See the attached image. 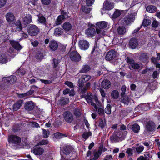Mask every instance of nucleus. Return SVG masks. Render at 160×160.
Here are the masks:
<instances>
[{"instance_id": "obj_14", "label": "nucleus", "mask_w": 160, "mask_h": 160, "mask_svg": "<svg viewBox=\"0 0 160 160\" xmlns=\"http://www.w3.org/2000/svg\"><path fill=\"white\" fill-rule=\"evenodd\" d=\"M32 17L29 14H26V16L23 18L22 23L25 25L32 22Z\"/></svg>"}, {"instance_id": "obj_52", "label": "nucleus", "mask_w": 160, "mask_h": 160, "mask_svg": "<svg viewBox=\"0 0 160 160\" xmlns=\"http://www.w3.org/2000/svg\"><path fill=\"white\" fill-rule=\"evenodd\" d=\"M105 124V122L102 120H101L99 122L98 126L100 127L102 129L104 127Z\"/></svg>"}, {"instance_id": "obj_29", "label": "nucleus", "mask_w": 160, "mask_h": 160, "mask_svg": "<svg viewBox=\"0 0 160 160\" xmlns=\"http://www.w3.org/2000/svg\"><path fill=\"white\" fill-rule=\"evenodd\" d=\"M119 96V93L117 90H113L111 93V96L114 99H117L118 98Z\"/></svg>"}, {"instance_id": "obj_44", "label": "nucleus", "mask_w": 160, "mask_h": 160, "mask_svg": "<svg viewBox=\"0 0 160 160\" xmlns=\"http://www.w3.org/2000/svg\"><path fill=\"white\" fill-rule=\"evenodd\" d=\"M144 147L143 146H139L137 147L136 148V150L137 152L138 153H140L142 152L144 149Z\"/></svg>"}, {"instance_id": "obj_36", "label": "nucleus", "mask_w": 160, "mask_h": 160, "mask_svg": "<svg viewBox=\"0 0 160 160\" xmlns=\"http://www.w3.org/2000/svg\"><path fill=\"white\" fill-rule=\"evenodd\" d=\"M123 99L121 100V102L124 104H128L129 101L130 99L127 96H123Z\"/></svg>"}, {"instance_id": "obj_7", "label": "nucleus", "mask_w": 160, "mask_h": 160, "mask_svg": "<svg viewBox=\"0 0 160 160\" xmlns=\"http://www.w3.org/2000/svg\"><path fill=\"white\" fill-rule=\"evenodd\" d=\"M91 78V77L88 75H85L82 76L78 81L79 86L82 88L83 84L86 82H87Z\"/></svg>"}, {"instance_id": "obj_33", "label": "nucleus", "mask_w": 160, "mask_h": 160, "mask_svg": "<svg viewBox=\"0 0 160 160\" xmlns=\"http://www.w3.org/2000/svg\"><path fill=\"white\" fill-rule=\"evenodd\" d=\"M90 69V68L88 65H84L82 68L80 72L82 73H85L88 71Z\"/></svg>"}, {"instance_id": "obj_30", "label": "nucleus", "mask_w": 160, "mask_h": 160, "mask_svg": "<svg viewBox=\"0 0 160 160\" xmlns=\"http://www.w3.org/2000/svg\"><path fill=\"white\" fill-rule=\"evenodd\" d=\"M121 12L122 11L120 10L116 9L112 16V18L113 19H115L119 17L121 14Z\"/></svg>"}, {"instance_id": "obj_16", "label": "nucleus", "mask_w": 160, "mask_h": 160, "mask_svg": "<svg viewBox=\"0 0 160 160\" xmlns=\"http://www.w3.org/2000/svg\"><path fill=\"white\" fill-rule=\"evenodd\" d=\"M49 46L51 50L55 51L57 49L58 44L56 41L52 40L50 41Z\"/></svg>"}, {"instance_id": "obj_49", "label": "nucleus", "mask_w": 160, "mask_h": 160, "mask_svg": "<svg viewBox=\"0 0 160 160\" xmlns=\"http://www.w3.org/2000/svg\"><path fill=\"white\" fill-rule=\"evenodd\" d=\"M132 149L130 148H128L126 151V153L128 154V156H132L133 153Z\"/></svg>"}, {"instance_id": "obj_46", "label": "nucleus", "mask_w": 160, "mask_h": 160, "mask_svg": "<svg viewBox=\"0 0 160 160\" xmlns=\"http://www.w3.org/2000/svg\"><path fill=\"white\" fill-rule=\"evenodd\" d=\"M48 143V141L47 140L43 139L40 141L38 143L39 145H42L47 144Z\"/></svg>"}, {"instance_id": "obj_48", "label": "nucleus", "mask_w": 160, "mask_h": 160, "mask_svg": "<svg viewBox=\"0 0 160 160\" xmlns=\"http://www.w3.org/2000/svg\"><path fill=\"white\" fill-rule=\"evenodd\" d=\"M98 113L100 115H102L104 114L103 108L102 107L99 108L98 110Z\"/></svg>"}, {"instance_id": "obj_39", "label": "nucleus", "mask_w": 160, "mask_h": 160, "mask_svg": "<svg viewBox=\"0 0 160 160\" xmlns=\"http://www.w3.org/2000/svg\"><path fill=\"white\" fill-rule=\"evenodd\" d=\"M91 135L92 133L91 132H84L82 134V137L86 140L89 136H91Z\"/></svg>"}, {"instance_id": "obj_32", "label": "nucleus", "mask_w": 160, "mask_h": 160, "mask_svg": "<svg viewBox=\"0 0 160 160\" xmlns=\"http://www.w3.org/2000/svg\"><path fill=\"white\" fill-rule=\"evenodd\" d=\"M54 136L55 138L59 139L63 137H66V136L60 132H57L54 134Z\"/></svg>"}, {"instance_id": "obj_50", "label": "nucleus", "mask_w": 160, "mask_h": 160, "mask_svg": "<svg viewBox=\"0 0 160 160\" xmlns=\"http://www.w3.org/2000/svg\"><path fill=\"white\" fill-rule=\"evenodd\" d=\"M7 0H0V8L3 7L6 4Z\"/></svg>"}, {"instance_id": "obj_3", "label": "nucleus", "mask_w": 160, "mask_h": 160, "mask_svg": "<svg viewBox=\"0 0 160 160\" xmlns=\"http://www.w3.org/2000/svg\"><path fill=\"white\" fill-rule=\"evenodd\" d=\"M28 32L31 36H35L39 32L38 27L34 25L30 24L28 25L27 28Z\"/></svg>"}, {"instance_id": "obj_23", "label": "nucleus", "mask_w": 160, "mask_h": 160, "mask_svg": "<svg viewBox=\"0 0 160 160\" xmlns=\"http://www.w3.org/2000/svg\"><path fill=\"white\" fill-rule=\"evenodd\" d=\"M114 8L113 4L112 3H109L106 1L104 3L103 9L107 10H110Z\"/></svg>"}, {"instance_id": "obj_6", "label": "nucleus", "mask_w": 160, "mask_h": 160, "mask_svg": "<svg viewBox=\"0 0 160 160\" xmlns=\"http://www.w3.org/2000/svg\"><path fill=\"white\" fill-rule=\"evenodd\" d=\"M78 45L80 49L83 50L88 49L89 47V43L88 42L84 39L79 41Z\"/></svg>"}, {"instance_id": "obj_38", "label": "nucleus", "mask_w": 160, "mask_h": 160, "mask_svg": "<svg viewBox=\"0 0 160 160\" xmlns=\"http://www.w3.org/2000/svg\"><path fill=\"white\" fill-rule=\"evenodd\" d=\"M62 33V31L61 28H57L55 29L54 34L56 36L61 35Z\"/></svg>"}, {"instance_id": "obj_51", "label": "nucleus", "mask_w": 160, "mask_h": 160, "mask_svg": "<svg viewBox=\"0 0 160 160\" xmlns=\"http://www.w3.org/2000/svg\"><path fill=\"white\" fill-rule=\"evenodd\" d=\"M122 93H121V95L122 97H123V96L124 95L125 93L126 90V87L124 86H123L121 88Z\"/></svg>"}, {"instance_id": "obj_57", "label": "nucleus", "mask_w": 160, "mask_h": 160, "mask_svg": "<svg viewBox=\"0 0 160 160\" xmlns=\"http://www.w3.org/2000/svg\"><path fill=\"white\" fill-rule=\"evenodd\" d=\"M158 25H159L158 22L156 20L154 21L152 23V26L154 28L157 27H158Z\"/></svg>"}, {"instance_id": "obj_12", "label": "nucleus", "mask_w": 160, "mask_h": 160, "mask_svg": "<svg viewBox=\"0 0 160 160\" xmlns=\"http://www.w3.org/2000/svg\"><path fill=\"white\" fill-rule=\"evenodd\" d=\"M116 56V54L115 51L112 50L107 52L105 58L107 60L110 61L115 58Z\"/></svg>"}, {"instance_id": "obj_35", "label": "nucleus", "mask_w": 160, "mask_h": 160, "mask_svg": "<svg viewBox=\"0 0 160 160\" xmlns=\"http://www.w3.org/2000/svg\"><path fill=\"white\" fill-rule=\"evenodd\" d=\"M7 59L5 55L3 54L0 55V63H4L6 62Z\"/></svg>"}, {"instance_id": "obj_10", "label": "nucleus", "mask_w": 160, "mask_h": 160, "mask_svg": "<svg viewBox=\"0 0 160 160\" xmlns=\"http://www.w3.org/2000/svg\"><path fill=\"white\" fill-rule=\"evenodd\" d=\"M5 18L6 21L9 24L12 23L15 20V17L13 14L12 12H8L5 15Z\"/></svg>"}, {"instance_id": "obj_20", "label": "nucleus", "mask_w": 160, "mask_h": 160, "mask_svg": "<svg viewBox=\"0 0 160 160\" xmlns=\"http://www.w3.org/2000/svg\"><path fill=\"white\" fill-rule=\"evenodd\" d=\"M137 40L135 38H131L129 41V45L130 48L133 49L135 48L138 45Z\"/></svg>"}, {"instance_id": "obj_2", "label": "nucleus", "mask_w": 160, "mask_h": 160, "mask_svg": "<svg viewBox=\"0 0 160 160\" xmlns=\"http://www.w3.org/2000/svg\"><path fill=\"white\" fill-rule=\"evenodd\" d=\"M108 25V23L106 22L102 21L97 22L96 24V27L99 29L97 28L96 31L97 34H99L101 36H102L105 34V32L103 28H106Z\"/></svg>"}, {"instance_id": "obj_54", "label": "nucleus", "mask_w": 160, "mask_h": 160, "mask_svg": "<svg viewBox=\"0 0 160 160\" xmlns=\"http://www.w3.org/2000/svg\"><path fill=\"white\" fill-rule=\"evenodd\" d=\"M87 4L88 6H91L94 2V0H86Z\"/></svg>"}, {"instance_id": "obj_31", "label": "nucleus", "mask_w": 160, "mask_h": 160, "mask_svg": "<svg viewBox=\"0 0 160 160\" xmlns=\"http://www.w3.org/2000/svg\"><path fill=\"white\" fill-rule=\"evenodd\" d=\"M132 130L135 132H138L139 131L140 127L137 124H134L132 127Z\"/></svg>"}, {"instance_id": "obj_9", "label": "nucleus", "mask_w": 160, "mask_h": 160, "mask_svg": "<svg viewBox=\"0 0 160 160\" xmlns=\"http://www.w3.org/2000/svg\"><path fill=\"white\" fill-rule=\"evenodd\" d=\"M63 116L65 121L68 123H71L73 120V115L72 113L69 111L65 112Z\"/></svg>"}, {"instance_id": "obj_11", "label": "nucleus", "mask_w": 160, "mask_h": 160, "mask_svg": "<svg viewBox=\"0 0 160 160\" xmlns=\"http://www.w3.org/2000/svg\"><path fill=\"white\" fill-rule=\"evenodd\" d=\"M17 80V78L15 76H11L9 77H4L2 78V81L5 82L10 83V84L15 83Z\"/></svg>"}, {"instance_id": "obj_62", "label": "nucleus", "mask_w": 160, "mask_h": 160, "mask_svg": "<svg viewBox=\"0 0 160 160\" xmlns=\"http://www.w3.org/2000/svg\"><path fill=\"white\" fill-rule=\"evenodd\" d=\"M39 44L37 40H35L31 43L32 45L34 47L37 46Z\"/></svg>"}, {"instance_id": "obj_26", "label": "nucleus", "mask_w": 160, "mask_h": 160, "mask_svg": "<svg viewBox=\"0 0 160 160\" xmlns=\"http://www.w3.org/2000/svg\"><path fill=\"white\" fill-rule=\"evenodd\" d=\"M11 45L15 49L19 50L21 49V47L18 42L14 40L10 41Z\"/></svg>"}, {"instance_id": "obj_63", "label": "nucleus", "mask_w": 160, "mask_h": 160, "mask_svg": "<svg viewBox=\"0 0 160 160\" xmlns=\"http://www.w3.org/2000/svg\"><path fill=\"white\" fill-rule=\"evenodd\" d=\"M149 22L147 20H144L142 22V25L143 26H146L149 24Z\"/></svg>"}, {"instance_id": "obj_43", "label": "nucleus", "mask_w": 160, "mask_h": 160, "mask_svg": "<svg viewBox=\"0 0 160 160\" xmlns=\"http://www.w3.org/2000/svg\"><path fill=\"white\" fill-rule=\"evenodd\" d=\"M49 134L50 133L49 131L46 130L44 129L43 130V136L44 138H47L48 137Z\"/></svg>"}, {"instance_id": "obj_37", "label": "nucleus", "mask_w": 160, "mask_h": 160, "mask_svg": "<svg viewBox=\"0 0 160 160\" xmlns=\"http://www.w3.org/2000/svg\"><path fill=\"white\" fill-rule=\"evenodd\" d=\"M69 102V99L67 98H62L59 101V103L60 104L64 105L68 103Z\"/></svg>"}, {"instance_id": "obj_27", "label": "nucleus", "mask_w": 160, "mask_h": 160, "mask_svg": "<svg viewBox=\"0 0 160 160\" xmlns=\"http://www.w3.org/2000/svg\"><path fill=\"white\" fill-rule=\"evenodd\" d=\"M147 12L150 13H154L157 11L156 7L154 6L150 5L148 6L146 8Z\"/></svg>"}, {"instance_id": "obj_42", "label": "nucleus", "mask_w": 160, "mask_h": 160, "mask_svg": "<svg viewBox=\"0 0 160 160\" xmlns=\"http://www.w3.org/2000/svg\"><path fill=\"white\" fill-rule=\"evenodd\" d=\"M105 112L108 114H110L111 113V108L110 104L107 105L105 108Z\"/></svg>"}, {"instance_id": "obj_53", "label": "nucleus", "mask_w": 160, "mask_h": 160, "mask_svg": "<svg viewBox=\"0 0 160 160\" xmlns=\"http://www.w3.org/2000/svg\"><path fill=\"white\" fill-rule=\"evenodd\" d=\"M38 80H39L40 81L44 83L45 84L51 83L52 82L51 81L48 80H45L41 79H38Z\"/></svg>"}, {"instance_id": "obj_19", "label": "nucleus", "mask_w": 160, "mask_h": 160, "mask_svg": "<svg viewBox=\"0 0 160 160\" xmlns=\"http://www.w3.org/2000/svg\"><path fill=\"white\" fill-rule=\"evenodd\" d=\"M66 14V13L63 11L61 12V15L59 16L58 18L56 21L55 22L57 25L60 24L62 22V21L65 18L64 15Z\"/></svg>"}, {"instance_id": "obj_56", "label": "nucleus", "mask_w": 160, "mask_h": 160, "mask_svg": "<svg viewBox=\"0 0 160 160\" xmlns=\"http://www.w3.org/2000/svg\"><path fill=\"white\" fill-rule=\"evenodd\" d=\"M65 84L70 88H72L73 85L72 82L69 81H66L64 83Z\"/></svg>"}, {"instance_id": "obj_13", "label": "nucleus", "mask_w": 160, "mask_h": 160, "mask_svg": "<svg viewBox=\"0 0 160 160\" xmlns=\"http://www.w3.org/2000/svg\"><path fill=\"white\" fill-rule=\"evenodd\" d=\"M32 151L36 155H41L44 152V149L42 148L38 147L33 148Z\"/></svg>"}, {"instance_id": "obj_59", "label": "nucleus", "mask_w": 160, "mask_h": 160, "mask_svg": "<svg viewBox=\"0 0 160 160\" xmlns=\"http://www.w3.org/2000/svg\"><path fill=\"white\" fill-rule=\"evenodd\" d=\"M122 132L120 131L118 132L117 134H116V137L119 138H122Z\"/></svg>"}, {"instance_id": "obj_34", "label": "nucleus", "mask_w": 160, "mask_h": 160, "mask_svg": "<svg viewBox=\"0 0 160 160\" xmlns=\"http://www.w3.org/2000/svg\"><path fill=\"white\" fill-rule=\"evenodd\" d=\"M38 21L39 22L43 24L45 23L46 19L42 15H39L38 16Z\"/></svg>"}, {"instance_id": "obj_28", "label": "nucleus", "mask_w": 160, "mask_h": 160, "mask_svg": "<svg viewBox=\"0 0 160 160\" xmlns=\"http://www.w3.org/2000/svg\"><path fill=\"white\" fill-rule=\"evenodd\" d=\"M62 28L65 30L68 31L71 29L72 26L69 22H65L63 24Z\"/></svg>"}, {"instance_id": "obj_5", "label": "nucleus", "mask_w": 160, "mask_h": 160, "mask_svg": "<svg viewBox=\"0 0 160 160\" xmlns=\"http://www.w3.org/2000/svg\"><path fill=\"white\" fill-rule=\"evenodd\" d=\"M70 58L71 60L74 62H78L81 60V56L77 51H72L70 54Z\"/></svg>"}, {"instance_id": "obj_24", "label": "nucleus", "mask_w": 160, "mask_h": 160, "mask_svg": "<svg viewBox=\"0 0 160 160\" xmlns=\"http://www.w3.org/2000/svg\"><path fill=\"white\" fill-rule=\"evenodd\" d=\"M86 34L88 37H92L95 34V30L94 28H90L86 30Z\"/></svg>"}, {"instance_id": "obj_25", "label": "nucleus", "mask_w": 160, "mask_h": 160, "mask_svg": "<svg viewBox=\"0 0 160 160\" xmlns=\"http://www.w3.org/2000/svg\"><path fill=\"white\" fill-rule=\"evenodd\" d=\"M117 32L119 35H123L127 32V29L124 26H119L117 28Z\"/></svg>"}, {"instance_id": "obj_60", "label": "nucleus", "mask_w": 160, "mask_h": 160, "mask_svg": "<svg viewBox=\"0 0 160 160\" xmlns=\"http://www.w3.org/2000/svg\"><path fill=\"white\" fill-rule=\"evenodd\" d=\"M42 3L45 5H48L50 2V0H42Z\"/></svg>"}, {"instance_id": "obj_17", "label": "nucleus", "mask_w": 160, "mask_h": 160, "mask_svg": "<svg viewBox=\"0 0 160 160\" xmlns=\"http://www.w3.org/2000/svg\"><path fill=\"white\" fill-rule=\"evenodd\" d=\"M111 86L110 81L108 79L103 80L101 83V86L105 89H108Z\"/></svg>"}, {"instance_id": "obj_21", "label": "nucleus", "mask_w": 160, "mask_h": 160, "mask_svg": "<svg viewBox=\"0 0 160 160\" xmlns=\"http://www.w3.org/2000/svg\"><path fill=\"white\" fill-rule=\"evenodd\" d=\"M23 101L22 100H19L17 101L13 105V111H17L20 109L22 105Z\"/></svg>"}, {"instance_id": "obj_64", "label": "nucleus", "mask_w": 160, "mask_h": 160, "mask_svg": "<svg viewBox=\"0 0 160 160\" xmlns=\"http://www.w3.org/2000/svg\"><path fill=\"white\" fill-rule=\"evenodd\" d=\"M66 46L64 45H61L60 47V50L62 52H64L65 51Z\"/></svg>"}, {"instance_id": "obj_47", "label": "nucleus", "mask_w": 160, "mask_h": 160, "mask_svg": "<svg viewBox=\"0 0 160 160\" xmlns=\"http://www.w3.org/2000/svg\"><path fill=\"white\" fill-rule=\"evenodd\" d=\"M29 125L33 127L38 128L39 127V124L36 122H31L29 123Z\"/></svg>"}, {"instance_id": "obj_15", "label": "nucleus", "mask_w": 160, "mask_h": 160, "mask_svg": "<svg viewBox=\"0 0 160 160\" xmlns=\"http://www.w3.org/2000/svg\"><path fill=\"white\" fill-rule=\"evenodd\" d=\"M155 124L154 122L152 121L148 122L146 123V129L148 131H152L155 128Z\"/></svg>"}, {"instance_id": "obj_45", "label": "nucleus", "mask_w": 160, "mask_h": 160, "mask_svg": "<svg viewBox=\"0 0 160 160\" xmlns=\"http://www.w3.org/2000/svg\"><path fill=\"white\" fill-rule=\"evenodd\" d=\"M83 12L86 13H89L91 11V9L89 8L82 6V7Z\"/></svg>"}, {"instance_id": "obj_40", "label": "nucleus", "mask_w": 160, "mask_h": 160, "mask_svg": "<svg viewBox=\"0 0 160 160\" xmlns=\"http://www.w3.org/2000/svg\"><path fill=\"white\" fill-rule=\"evenodd\" d=\"M141 59L143 61H145L148 59V57L147 53H143L140 56Z\"/></svg>"}, {"instance_id": "obj_41", "label": "nucleus", "mask_w": 160, "mask_h": 160, "mask_svg": "<svg viewBox=\"0 0 160 160\" xmlns=\"http://www.w3.org/2000/svg\"><path fill=\"white\" fill-rule=\"evenodd\" d=\"M73 113L75 116L79 117L80 116L81 113V112L80 109L77 108L74 110Z\"/></svg>"}, {"instance_id": "obj_58", "label": "nucleus", "mask_w": 160, "mask_h": 160, "mask_svg": "<svg viewBox=\"0 0 160 160\" xmlns=\"http://www.w3.org/2000/svg\"><path fill=\"white\" fill-rule=\"evenodd\" d=\"M99 91L101 96L103 97H105L106 96V93L103 89L102 88H100Z\"/></svg>"}, {"instance_id": "obj_8", "label": "nucleus", "mask_w": 160, "mask_h": 160, "mask_svg": "<svg viewBox=\"0 0 160 160\" xmlns=\"http://www.w3.org/2000/svg\"><path fill=\"white\" fill-rule=\"evenodd\" d=\"M8 141L14 144L18 145L21 142V138L16 135H11L9 137Z\"/></svg>"}, {"instance_id": "obj_22", "label": "nucleus", "mask_w": 160, "mask_h": 160, "mask_svg": "<svg viewBox=\"0 0 160 160\" xmlns=\"http://www.w3.org/2000/svg\"><path fill=\"white\" fill-rule=\"evenodd\" d=\"M135 20V18L133 15H130L126 17L124 19V22L127 25L130 24Z\"/></svg>"}, {"instance_id": "obj_55", "label": "nucleus", "mask_w": 160, "mask_h": 160, "mask_svg": "<svg viewBox=\"0 0 160 160\" xmlns=\"http://www.w3.org/2000/svg\"><path fill=\"white\" fill-rule=\"evenodd\" d=\"M116 132H114L112 136L110 137V139L112 141L115 142L116 139Z\"/></svg>"}, {"instance_id": "obj_1", "label": "nucleus", "mask_w": 160, "mask_h": 160, "mask_svg": "<svg viewBox=\"0 0 160 160\" xmlns=\"http://www.w3.org/2000/svg\"><path fill=\"white\" fill-rule=\"evenodd\" d=\"M85 98L87 102L89 103H90L93 107L94 111H97V109L100 106V102L98 101V98L96 95H92V94L88 95L86 96Z\"/></svg>"}, {"instance_id": "obj_18", "label": "nucleus", "mask_w": 160, "mask_h": 160, "mask_svg": "<svg viewBox=\"0 0 160 160\" xmlns=\"http://www.w3.org/2000/svg\"><path fill=\"white\" fill-rule=\"evenodd\" d=\"M34 107V104L32 101L27 102L25 105V108L27 111H31L33 109Z\"/></svg>"}, {"instance_id": "obj_4", "label": "nucleus", "mask_w": 160, "mask_h": 160, "mask_svg": "<svg viewBox=\"0 0 160 160\" xmlns=\"http://www.w3.org/2000/svg\"><path fill=\"white\" fill-rule=\"evenodd\" d=\"M126 61L128 64L129 68L131 70L138 69L140 67V65L135 62L131 58L128 57L126 58Z\"/></svg>"}, {"instance_id": "obj_61", "label": "nucleus", "mask_w": 160, "mask_h": 160, "mask_svg": "<svg viewBox=\"0 0 160 160\" xmlns=\"http://www.w3.org/2000/svg\"><path fill=\"white\" fill-rule=\"evenodd\" d=\"M69 148V147H67L64 149V153L66 154H67L70 152V150L68 149Z\"/></svg>"}]
</instances>
